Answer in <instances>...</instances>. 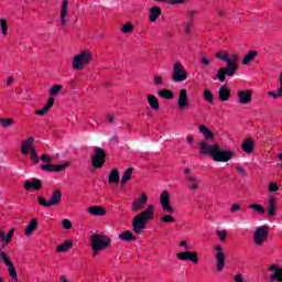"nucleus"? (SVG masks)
<instances>
[{
    "instance_id": "nucleus-46",
    "label": "nucleus",
    "mask_w": 282,
    "mask_h": 282,
    "mask_svg": "<svg viewBox=\"0 0 282 282\" xmlns=\"http://www.w3.org/2000/svg\"><path fill=\"white\" fill-rule=\"evenodd\" d=\"M191 28H193V20H187L184 24L185 34H191Z\"/></svg>"
},
{
    "instance_id": "nucleus-47",
    "label": "nucleus",
    "mask_w": 282,
    "mask_h": 282,
    "mask_svg": "<svg viewBox=\"0 0 282 282\" xmlns=\"http://www.w3.org/2000/svg\"><path fill=\"white\" fill-rule=\"evenodd\" d=\"M61 89H63V86L54 85L53 87H51V90H50L51 96H56V94H58Z\"/></svg>"
},
{
    "instance_id": "nucleus-17",
    "label": "nucleus",
    "mask_w": 282,
    "mask_h": 282,
    "mask_svg": "<svg viewBox=\"0 0 282 282\" xmlns=\"http://www.w3.org/2000/svg\"><path fill=\"white\" fill-rule=\"evenodd\" d=\"M237 99L240 105H250V102H252V91L240 90L238 91Z\"/></svg>"
},
{
    "instance_id": "nucleus-31",
    "label": "nucleus",
    "mask_w": 282,
    "mask_h": 282,
    "mask_svg": "<svg viewBox=\"0 0 282 282\" xmlns=\"http://www.w3.org/2000/svg\"><path fill=\"white\" fill-rule=\"evenodd\" d=\"M268 214L270 217H274V215H276V198L274 197L269 198Z\"/></svg>"
},
{
    "instance_id": "nucleus-40",
    "label": "nucleus",
    "mask_w": 282,
    "mask_h": 282,
    "mask_svg": "<svg viewBox=\"0 0 282 282\" xmlns=\"http://www.w3.org/2000/svg\"><path fill=\"white\" fill-rule=\"evenodd\" d=\"M121 32H123V34H130V32H133V24H131V22H127L122 25Z\"/></svg>"
},
{
    "instance_id": "nucleus-63",
    "label": "nucleus",
    "mask_w": 282,
    "mask_h": 282,
    "mask_svg": "<svg viewBox=\"0 0 282 282\" xmlns=\"http://www.w3.org/2000/svg\"><path fill=\"white\" fill-rule=\"evenodd\" d=\"M180 246H182L183 248H185L186 250H188V242L186 240H183L180 242Z\"/></svg>"
},
{
    "instance_id": "nucleus-3",
    "label": "nucleus",
    "mask_w": 282,
    "mask_h": 282,
    "mask_svg": "<svg viewBox=\"0 0 282 282\" xmlns=\"http://www.w3.org/2000/svg\"><path fill=\"white\" fill-rule=\"evenodd\" d=\"M155 209V206L148 205L147 209L139 213L133 219H132V230L137 235H142V230L147 228V224L153 219V210Z\"/></svg>"
},
{
    "instance_id": "nucleus-54",
    "label": "nucleus",
    "mask_w": 282,
    "mask_h": 282,
    "mask_svg": "<svg viewBox=\"0 0 282 282\" xmlns=\"http://www.w3.org/2000/svg\"><path fill=\"white\" fill-rule=\"evenodd\" d=\"M41 161L42 162H46L47 164L52 163V156L47 155V154H42L41 156Z\"/></svg>"
},
{
    "instance_id": "nucleus-36",
    "label": "nucleus",
    "mask_w": 282,
    "mask_h": 282,
    "mask_svg": "<svg viewBox=\"0 0 282 282\" xmlns=\"http://www.w3.org/2000/svg\"><path fill=\"white\" fill-rule=\"evenodd\" d=\"M203 97L205 98V100L207 102H209V105H213V102H215V96L213 95V93L208 89H205L203 91Z\"/></svg>"
},
{
    "instance_id": "nucleus-22",
    "label": "nucleus",
    "mask_w": 282,
    "mask_h": 282,
    "mask_svg": "<svg viewBox=\"0 0 282 282\" xmlns=\"http://www.w3.org/2000/svg\"><path fill=\"white\" fill-rule=\"evenodd\" d=\"M88 213L94 215V217H102L107 215V210L102 206H90Z\"/></svg>"
},
{
    "instance_id": "nucleus-44",
    "label": "nucleus",
    "mask_w": 282,
    "mask_h": 282,
    "mask_svg": "<svg viewBox=\"0 0 282 282\" xmlns=\"http://www.w3.org/2000/svg\"><path fill=\"white\" fill-rule=\"evenodd\" d=\"M62 226H63L64 230H72V220L67 219V218L63 219Z\"/></svg>"
},
{
    "instance_id": "nucleus-19",
    "label": "nucleus",
    "mask_w": 282,
    "mask_h": 282,
    "mask_svg": "<svg viewBox=\"0 0 282 282\" xmlns=\"http://www.w3.org/2000/svg\"><path fill=\"white\" fill-rule=\"evenodd\" d=\"M218 99L220 102H228L230 100V88L228 86L224 85L219 88Z\"/></svg>"
},
{
    "instance_id": "nucleus-29",
    "label": "nucleus",
    "mask_w": 282,
    "mask_h": 282,
    "mask_svg": "<svg viewBox=\"0 0 282 282\" xmlns=\"http://www.w3.org/2000/svg\"><path fill=\"white\" fill-rule=\"evenodd\" d=\"M160 14H162V9H160V7L154 6L150 9V15L149 19L152 22L158 21V17H160Z\"/></svg>"
},
{
    "instance_id": "nucleus-62",
    "label": "nucleus",
    "mask_w": 282,
    "mask_h": 282,
    "mask_svg": "<svg viewBox=\"0 0 282 282\" xmlns=\"http://www.w3.org/2000/svg\"><path fill=\"white\" fill-rule=\"evenodd\" d=\"M236 171H238V173H241L242 175H246V169L241 166L236 167Z\"/></svg>"
},
{
    "instance_id": "nucleus-16",
    "label": "nucleus",
    "mask_w": 282,
    "mask_h": 282,
    "mask_svg": "<svg viewBox=\"0 0 282 282\" xmlns=\"http://www.w3.org/2000/svg\"><path fill=\"white\" fill-rule=\"evenodd\" d=\"M24 188L28 193H32V191H41L43 188V181L39 178H33L32 181L24 182Z\"/></svg>"
},
{
    "instance_id": "nucleus-43",
    "label": "nucleus",
    "mask_w": 282,
    "mask_h": 282,
    "mask_svg": "<svg viewBox=\"0 0 282 282\" xmlns=\"http://www.w3.org/2000/svg\"><path fill=\"white\" fill-rule=\"evenodd\" d=\"M0 28L2 30L3 36L8 34V21L6 19L0 20Z\"/></svg>"
},
{
    "instance_id": "nucleus-35",
    "label": "nucleus",
    "mask_w": 282,
    "mask_h": 282,
    "mask_svg": "<svg viewBox=\"0 0 282 282\" xmlns=\"http://www.w3.org/2000/svg\"><path fill=\"white\" fill-rule=\"evenodd\" d=\"M131 175H133V167H128L121 177V186H124L131 180Z\"/></svg>"
},
{
    "instance_id": "nucleus-56",
    "label": "nucleus",
    "mask_w": 282,
    "mask_h": 282,
    "mask_svg": "<svg viewBox=\"0 0 282 282\" xmlns=\"http://www.w3.org/2000/svg\"><path fill=\"white\" fill-rule=\"evenodd\" d=\"M237 210H241L240 204H235L231 206V213H237Z\"/></svg>"
},
{
    "instance_id": "nucleus-37",
    "label": "nucleus",
    "mask_w": 282,
    "mask_h": 282,
    "mask_svg": "<svg viewBox=\"0 0 282 282\" xmlns=\"http://www.w3.org/2000/svg\"><path fill=\"white\" fill-rule=\"evenodd\" d=\"M241 147L245 153H252L254 151V142H242Z\"/></svg>"
},
{
    "instance_id": "nucleus-55",
    "label": "nucleus",
    "mask_w": 282,
    "mask_h": 282,
    "mask_svg": "<svg viewBox=\"0 0 282 282\" xmlns=\"http://www.w3.org/2000/svg\"><path fill=\"white\" fill-rule=\"evenodd\" d=\"M197 15V11H188L187 12V21H193V18Z\"/></svg>"
},
{
    "instance_id": "nucleus-8",
    "label": "nucleus",
    "mask_w": 282,
    "mask_h": 282,
    "mask_svg": "<svg viewBox=\"0 0 282 282\" xmlns=\"http://www.w3.org/2000/svg\"><path fill=\"white\" fill-rule=\"evenodd\" d=\"M107 162V152L100 147H95V154L91 156V164L95 169H102Z\"/></svg>"
},
{
    "instance_id": "nucleus-18",
    "label": "nucleus",
    "mask_w": 282,
    "mask_h": 282,
    "mask_svg": "<svg viewBox=\"0 0 282 282\" xmlns=\"http://www.w3.org/2000/svg\"><path fill=\"white\" fill-rule=\"evenodd\" d=\"M270 272H273L269 280L270 281H279L281 282V279H282V269L279 268L278 264H272L270 268H269Z\"/></svg>"
},
{
    "instance_id": "nucleus-12",
    "label": "nucleus",
    "mask_w": 282,
    "mask_h": 282,
    "mask_svg": "<svg viewBox=\"0 0 282 282\" xmlns=\"http://www.w3.org/2000/svg\"><path fill=\"white\" fill-rule=\"evenodd\" d=\"M147 202H149V196L145 193H142L139 199L132 202L131 210L132 213H138V210H144L147 206Z\"/></svg>"
},
{
    "instance_id": "nucleus-57",
    "label": "nucleus",
    "mask_w": 282,
    "mask_h": 282,
    "mask_svg": "<svg viewBox=\"0 0 282 282\" xmlns=\"http://www.w3.org/2000/svg\"><path fill=\"white\" fill-rule=\"evenodd\" d=\"M45 113H47V110L42 108V109H39L35 111V115L36 116H45Z\"/></svg>"
},
{
    "instance_id": "nucleus-11",
    "label": "nucleus",
    "mask_w": 282,
    "mask_h": 282,
    "mask_svg": "<svg viewBox=\"0 0 282 282\" xmlns=\"http://www.w3.org/2000/svg\"><path fill=\"white\" fill-rule=\"evenodd\" d=\"M188 78V74L186 70H184V66H182V63H175L174 64V70L172 74V80L174 83H184Z\"/></svg>"
},
{
    "instance_id": "nucleus-21",
    "label": "nucleus",
    "mask_w": 282,
    "mask_h": 282,
    "mask_svg": "<svg viewBox=\"0 0 282 282\" xmlns=\"http://www.w3.org/2000/svg\"><path fill=\"white\" fill-rule=\"evenodd\" d=\"M36 228H39V220L36 218H32L26 228L24 229V235L26 237H32Z\"/></svg>"
},
{
    "instance_id": "nucleus-33",
    "label": "nucleus",
    "mask_w": 282,
    "mask_h": 282,
    "mask_svg": "<svg viewBox=\"0 0 282 282\" xmlns=\"http://www.w3.org/2000/svg\"><path fill=\"white\" fill-rule=\"evenodd\" d=\"M119 239H121V241H135V236H133L131 230H127L119 235Z\"/></svg>"
},
{
    "instance_id": "nucleus-50",
    "label": "nucleus",
    "mask_w": 282,
    "mask_h": 282,
    "mask_svg": "<svg viewBox=\"0 0 282 282\" xmlns=\"http://www.w3.org/2000/svg\"><path fill=\"white\" fill-rule=\"evenodd\" d=\"M54 102H55L54 97L48 98V101L43 107L46 110V112L50 111L52 109V107H54Z\"/></svg>"
},
{
    "instance_id": "nucleus-30",
    "label": "nucleus",
    "mask_w": 282,
    "mask_h": 282,
    "mask_svg": "<svg viewBox=\"0 0 282 282\" xmlns=\"http://www.w3.org/2000/svg\"><path fill=\"white\" fill-rule=\"evenodd\" d=\"M198 129H199L200 133H202L205 138H207V140H215V134L213 133V131H210V130L208 129V127H206V126H204V124H200V126L198 127Z\"/></svg>"
},
{
    "instance_id": "nucleus-38",
    "label": "nucleus",
    "mask_w": 282,
    "mask_h": 282,
    "mask_svg": "<svg viewBox=\"0 0 282 282\" xmlns=\"http://www.w3.org/2000/svg\"><path fill=\"white\" fill-rule=\"evenodd\" d=\"M249 208L252 210H256L257 213H260V215H265V208L259 204H251L249 205Z\"/></svg>"
},
{
    "instance_id": "nucleus-53",
    "label": "nucleus",
    "mask_w": 282,
    "mask_h": 282,
    "mask_svg": "<svg viewBox=\"0 0 282 282\" xmlns=\"http://www.w3.org/2000/svg\"><path fill=\"white\" fill-rule=\"evenodd\" d=\"M279 191V185L275 182H272L269 184V192L270 193H276Z\"/></svg>"
},
{
    "instance_id": "nucleus-58",
    "label": "nucleus",
    "mask_w": 282,
    "mask_h": 282,
    "mask_svg": "<svg viewBox=\"0 0 282 282\" xmlns=\"http://www.w3.org/2000/svg\"><path fill=\"white\" fill-rule=\"evenodd\" d=\"M200 63L203 65H210V61L206 56H200Z\"/></svg>"
},
{
    "instance_id": "nucleus-6",
    "label": "nucleus",
    "mask_w": 282,
    "mask_h": 282,
    "mask_svg": "<svg viewBox=\"0 0 282 282\" xmlns=\"http://www.w3.org/2000/svg\"><path fill=\"white\" fill-rule=\"evenodd\" d=\"M89 63H91V52L82 51L80 54L73 58V69L80 72L84 69L85 65H89Z\"/></svg>"
},
{
    "instance_id": "nucleus-60",
    "label": "nucleus",
    "mask_w": 282,
    "mask_h": 282,
    "mask_svg": "<svg viewBox=\"0 0 282 282\" xmlns=\"http://www.w3.org/2000/svg\"><path fill=\"white\" fill-rule=\"evenodd\" d=\"M236 282H243V275L241 273H238L235 278Z\"/></svg>"
},
{
    "instance_id": "nucleus-1",
    "label": "nucleus",
    "mask_w": 282,
    "mask_h": 282,
    "mask_svg": "<svg viewBox=\"0 0 282 282\" xmlns=\"http://www.w3.org/2000/svg\"><path fill=\"white\" fill-rule=\"evenodd\" d=\"M216 58L224 61L227 65V67H220L217 72L216 78H218L220 83H226V76L232 78V76L239 72V62L241 61L239 54H229L228 51H218L216 53Z\"/></svg>"
},
{
    "instance_id": "nucleus-34",
    "label": "nucleus",
    "mask_w": 282,
    "mask_h": 282,
    "mask_svg": "<svg viewBox=\"0 0 282 282\" xmlns=\"http://www.w3.org/2000/svg\"><path fill=\"white\" fill-rule=\"evenodd\" d=\"M187 182H188V189L189 191H197V188H199V180H197V177L195 176H189L187 177Z\"/></svg>"
},
{
    "instance_id": "nucleus-9",
    "label": "nucleus",
    "mask_w": 282,
    "mask_h": 282,
    "mask_svg": "<svg viewBox=\"0 0 282 282\" xmlns=\"http://www.w3.org/2000/svg\"><path fill=\"white\" fill-rule=\"evenodd\" d=\"M270 227L263 225L258 228H256V231L253 232V243L256 246H263L265 241H268Z\"/></svg>"
},
{
    "instance_id": "nucleus-26",
    "label": "nucleus",
    "mask_w": 282,
    "mask_h": 282,
    "mask_svg": "<svg viewBox=\"0 0 282 282\" xmlns=\"http://www.w3.org/2000/svg\"><path fill=\"white\" fill-rule=\"evenodd\" d=\"M257 56H259L258 51H249L248 54L242 58V65H250V63H252Z\"/></svg>"
},
{
    "instance_id": "nucleus-42",
    "label": "nucleus",
    "mask_w": 282,
    "mask_h": 282,
    "mask_svg": "<svg viewBox=\"0 0 282 282\" xmlns=\"http://www.w3.org/2000/svg\"><path fill=\"white\" fill-rule=\"evenodd\" d=\"M0 124L7 129L8 127H12V124H14V120L2 118L0 119Z\"/></svg>"
},
{
    "instance_id": "nucleus-41",
    "label": "nucleus",
    "mask_w": 282,
    "mask_h": 282,
    "mask_svg": "<svg viewBox=\"0 0 282 282\" xmlns=\"http://www.w3.org/2000/svg\"><path fill=\"white\" fill-rule=\"evenodd\" d=\"M0 259L1 261H3V263L8 265H12V261L10 260V258H8V253H6L4 251L0 250Z\"/></svg>"
},
{
    "instance_id": "nucleus-5",
    "label": "nucleus",
    "mask_w": 282,
    "mask_h": 282,
    "mask_svg": "<svg viewBox=\"0 0 282 282\" xmlns=\"http://www.w3.org/2000/svg\"><path fill=\"white\" fill-rule=\"evenodd\" d=\"M63 199V192L61 189H55L48 200L43 196L37 197V204L44 208H51V206H58Z\"/></svg>"
},
{
    "instance_id": "nucleus-24",
    "label": "nucleus",
    "mask_w": 282,
    "mask_h": 282,
    "mask_svg": "<svg viewBox=\"0 0 282 282\" xmlns=\"http://www.w3.org/2000/svg\"><path fill=\"white\" fill-rule=\"evenodd\" d=\"M108 182L110 184H120V171H118V169L115 167L110 171Z\"/></svg>"
},
{
    "instance_id": "nucleus-23",
    "label": "nucleus",
    "mask_w": 282,
    "mask_h": 282,
    "mask_svg": "<svg viewBox=\"0 0 282 282\" xmlns=\"http://www.w3.org/2000/svg\"><path fill=\"white\" fill-rule=\"evenodd\" d=\"M68 3H69V0H63V2H62V10H61L59 19H61V23H62L63 28H65L67 25V20L65 19V17H67Z\"/></svg>"
},
{
    "instance_id": "nucleus-4",
    "label": "nucleus",
    "mask_w": 282,
    "mask_h": 282,
    "mask_svg": "<svg viewBox=\"0 0 282 282\" xmlns=\"http://www.w3.org/2000/svg\"><path fill=\"white\" fill-rule=\"evenodd\" d=\"M90 246L93 250V257H96L98 252L107 250L111 246V238L105 234H93L90 237Z\"/></svg>"
},
{
    "instance_id": "nucleus-48",
    "label": "nucleus",
    "mask_w": 282,
    "mask_h": 282,
    "mask_svg": "<svg viewBox=\"0 0 282 282\" xmlns=\"http://www.w3.org/2000/svg\"><path fill=\"white\" fill-rule=\"evenodd\" d=\"M54 102H55L54 97L48 98V101L43 107L46 110V112L50 111L52 109V107H54Z\"/></svg>"
},
{
    "instance_id": "nucleus-14",
    "label": "nucleus",
    "mask_w": 282,
    "mask_h": 282,
    "mask_svg": "<svg viewBox=\"0 0 282 282\" xmlns=\"http://www.w3.org/2000/svg\"><path fill=\"white\" fill-rule=\"evenodd\" d=\"M161 206L164 213H173V206H171V194L166 191L161 193Z\"/></svg>"
},
{
    "instance_id": "nucleus-49",
    "label": "nucleus",
    "mask_w": 282,
    "mask_h": 282,
    "mask_svg": "<svg viewBox=\"0 0 282 282\" xmlns=\"http://www.w3.org/2000/svg\"><path fill=\"white\" fill-rule=\"evenodd\" d=\"M54 102H55L54 97L48 98V101L43 107L46 110V112L50 111L52 109V107H54Z\"/></svg>"
},
{
    "instance_id": "nucleus-32",
    "label": "nucleus",
    "mask_w": 282,
    "mask_h": 282,
    "mask_svg": "<svg viewBox=\"0 0 282 282\" xmlns=\"http://www.w3.org/2000/svg\"><path fill=\"white\" fill-rule=\"evenodd\" d=\"M158 95L161 98H164L165 100H173V98H175V95L173 94V90H171V89H161V90H159Z\"/></svg>"
},
{
    "instance_id": "nucleus-27",
    "label": "nucleus",
    "mask_w": 282,
    "mask_h": 282,
    "mask_svg": "<svg viewBox=\"0 0 282 282\" xmlns=\"http://www.w3.org/2000/svg\"><path fill=\"white\" fill-rule=\"evenodd\" d=\"M72 248H74V241L68 240L62 245H58L56 247V252H69V250H72Z\"/></svg>"
},
{
    "instance_id": "nucleus-10",
    "label": "nucleus",
    "mask_w": 282,
    "mask_h": 282,
    "mask_svg": "<svg viewBox=\"0 0 282 282\" xmlns=\"http://www.w3.org/2000/svg\"><path fill=\"white\" fill-rule=\"evenodd\" d=\"M22 155H31V161L34 164H39V154L36 153V148L32 142H22L21 144Z\"/></svg>"
},
{
    "instance_id": "nucleus-7",
    "label": "nucleus",
    "mask_w": 282,
    "mask_h": 282,
    "mask_svg": "<svg viewBox=\"0 0 282 282\" xmlns=\"http://www.w3.org/2000/svg\"><path fill=\"white\" fill-rule=\"evenodd\" d=\"M214 259L216 260L218 272H224V268H226V252L221 245L214 246Z\"/></svg>"
},
{
    "instance_id": "nucleus-51",
    "label": "nucleus",
    "mask_w": 282,
    "mask_h": 282,
    "mask_svg": "<svg viewBox=\"0 0 282 282\" xmlns=\"http://www.w3.org/2000/svg\"><path fill=\"white\" fill-rule=\"evenodd\" d=\"M216 235L219 237L220 241H226V238L228 237V232H226V230H217Z\"/></svg>"
},
{
    "instance_id": "nucleus-61",
    "label": "nucleus",
    "mask_w": 282,
    "mask_h": 282,
    "mask_svg": "<svg viewBox=\"0 0 282 282\" xmlns=\"http://www.w3.org/2000/svg\"><path fill=\"white\" fill-rule=\"evenodd\" d=\"M107 120H108V122L112 123L116 121V117H113V115H108Z\"/></svg>"
},
{
    "instance_id": "nucleus-64",
    "label": "nucleus",
    "mask_w": 282,
    "mask_h": 282,
    "mask_svg": "<svg viewBox=\"0 0 282 282\" xmlns=\"http://www.w3.org/2000/svg\"><path fill=\"white\" fill-rule=\"evenodd\" d=\"M170 3L175 6V3H184V0H170Z\"/></svg>"
},
{
    "instance_id": "nucleus-45",
    "label": "nucleus",
    "mask_w": 282,
    "mask_h": 282,
    "mask_svg": "<svg viewBox=\"0 0 282 282\" xmlns=\"http://www.w3.org/2000/svg\"><path fill=\"white\" fill-rule=\"evenodd\" d=\"M161 221H163V224H173L175 218L171 215H165L161 218Z\"/></svg>"
},
{
    "instance_id": "nucleus-52",
    "label": "nucleus",
    "mask_w": 282,
    "mask_h": 282,
    "mask_svg": "<svg viewBox=\"0 0 282 282\" xmlns=\"http://www.w3.org/2000/svg\"><path fill=\"white\" fill-rule=\"evenodd\" d=\"M268 96H270L271 98H274V100H276V98H281L282 93L280 89H278L275 91H269Z\"/></svg>"
},
{
    "instance_id": "nucleus-25",
    "label": "nucleus",
    "mask_w": 282,
    "mask_h": 282,
    "mask_svg": "<svg viewBox=\"0 0 282 282\" xmlns=\"http://www.w3.org/2000/svg\"><path fill=\"white\" fill-rule=\"evenodd\" d=\"M12 237H14V229H11L7 236H6V231L0 229V241L4 242L7 246L8 243H10V241H12Z\"/></svg>"
},
{
    "instance_id": "nucleus-15",
    "label": "nucleus",
    "mask_w": 282,
    "mask_h": 282,
    "mask_svg": "<svg viewBox=\"0 0 282 282\" xmlns=\"http://www.w3.org/2000/svg\"><path fill=\"white\" fill-rule=\"evenodd\" d=\"M69 166V162H66L62 165H54V164H44L41 165V171H46L47 173H61V171H65Z\"/></svg>"
},
{
    "instance_id": "nucleus-28",
    "label": "nucleus",
    "mask_w": 282,
    "mask_h": 282,
    "mask_svg": "<svg viewBox=\"0 0 282 282\" xmlns=\"http://www.w3.org/2000/svg\"><path fill=\"white\" fill-rule=\"evenodd\" d=\"M148 104L150 105L151 109H153V111H158V109H160V100H158L155 95H148Z\"/></svg>"
},
{
    "instance_id": "nucleus-20",
    "label": "nucleus",
    "mask_w": 282,
    "mask_h": 282,
    "mask_svg": "<svg viewBox=\"0 0 282 282\" xmlns=\"http://www.w3.org/2000/svg\"><path fill=\"white\" fill-rule=\"evenodd\" d=\"M188 107V91L186 89H181L178 95V108L186 109Z\"/></svg>"
},
{
    "instance_id": "nucleus-13",
    "label": "nucleus",
    "mask_w": 282,
    "mask_h": 282,
    "mask_svg": "<svg viewBox=\"0 0 282 282\" xmlns=\"http://www.w3.org/2000/svg\"><path fill=\"white\" fill-rule=\"evenodd\" d=\"M176 257L180 261H192V263H199V257H197V252L184 251L176 253Z\"/></svg>"
},
{
    "instance_id": "nucleus-59",
    "label": "nucleus",
    "mask_w": 282,
    "mask_h": 282,
    "mask_svg": "<svg viewBox=\"0 0 282 282\" xmlns=\"http://www.w3.org/2000/svg\"><path fill=\"white\" fill-rule=\"evenodd\" d=\"M154 83L155 85H162V76L160 75L154 76Z\"/></svg>"
},
{
    "instance_id": "nucleus-2",
    "label": "nucleus",
    "mask_w": 282,
    "mask_h": 282,
    "mask_svg": "<svg viewBox=\"0 0 282 282\" xmlns=\"http://www.w3.org/2000/svg\"><path fill=\"white\" fill-rule=\"evenodd\" d=\"M200 155H210L214 162H230L235 158V153L230 150L221 148V145L215 143L209 144L208 142H200L199 147Z\"/></svg>"
},
{
    "instance_id": "nucleus-39",
    "label": "nucleus",
    "mask_w": 282,
    "mask_h": 282,
    "mask_svg": "<svg viewBox=\"0 0 282 282\" xmlns=\"http://www.w3.org/2000/svg\"><path fill=\"white\" fill-rule=\"evenodd\" d=\"M7 268H9V276H11V279L13 281H18L17 268H14V264L12 263L11 265H8Z\"/></svg>"
}]
</instances>
